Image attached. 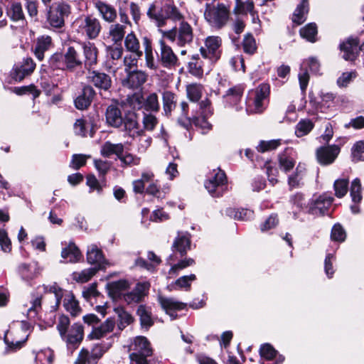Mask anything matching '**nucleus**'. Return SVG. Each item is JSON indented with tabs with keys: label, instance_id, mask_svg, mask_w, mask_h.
Returning a JSON list of instances; mask_svg holds the SVG:
<instances>
[{
	"label": "nucleus",
	"instance_id": "nucleus-1",
	"mask_svg": "<svg viewBox=\"0 0 364 364\" xmlns=\"http://www.w3.org/2000/svg\"><path fill=\"white\" fill-rule=\"evenodd\" d=\"M70 324L68 316L63 314L58 318L56 328L61 339L65 342L68 350L73 353L84 338V328L81 323H75L69 328Z\"/></svg>",
	"mask_w": 364,
	"mask_h": 364
},
{
	"label": "nucleus",
	"instance_id": "nucleus-2",
	"mask_svg": "<svg viewBox=\"0 0 364 364\" xmlns=\"http://www.w3.org/2000/svg\"><path fill=\"white\" fill-rule=\"evenodd\" d=\"M130 364H149L148 358L153 349L149 340L143 336L134 337L129 345Z\"/></svg>",
	"mask_w": 364,
	"mask_h": 364
},
{
	"label": "nucleus",
	"instance_id": "nucleus-3",
	"mask_svg": "<svg viewBox=\"0 0 364 364\" xmlns=\"http://www.w3.org/2000/svg\"><path fill=\"white\" fill-rule=\"evenodd\" d=\"M270 87L262 83L255 90L249 91L246 99V110L248 113H262L269 100Z\"/></svg>",
	"mask_w": 364,
	"mask_h": 364
},
{
	"label": "nucleus",
	"instance_id": "nucleus-4",
	"mask_svg": "<svg viewBox=\"0 0 364 364\" xmlns=\"http://www.w3.org/2000/svg\"><path fill=\"white\" fill-rule=\"evenodd\" d=\"M230 6L223 3L205 5L204 17L213 28L220 29L224 27L230 18Z\"/></svg>",
	"mask_w": 364,
	"mask_h": 364
},
{
	"label": "nucleus",
	"instance_id": "nucleus-5",
	"mask_svg": "<svg viewBox=\"0 0 364 364\" xmlns=\"http://www.w3.org/2000/svg\"><path fill=\"white\" fill-rule=\"evenodd\" d=\"M161 33L164 41L170 43H176L179 46H184L190 44L193 39V31L192 26L186 21H181L179 26L172 29L162 31Z\"/></svg>",
	"mask_w": 364,
	"mask_h": 364
},
{
	"label": "nucleus",
	"instance_id": "nucleus-6",
	"mask_svg": "<svg viewBox=\"0 0 364 364\" xmlns=\"http://www.w3.org/2000/svg\"><path fill=\"white\" fill-rule=\"evenodd\" d=\"M71 14V7L65 2L55 3L46 8V21L50 27L60 29L64 27L65 18Z\"/></svg>",
	"mask_w": 364,
	"mask_h": 364
},
{
	"label": "nucleus",
	"instance_id": "nucleus-7",
	"mask_svg": "<svg viewBox=\"0 0 364 364\" xmlns=\"http://www.w3.org/2000/svg\"><path fill=\"white\" fill-rule=\"evenodd\" d=\"M115 334L113 333L108 336L107 342L105 343H99L95 345L91 352L85 348H82L75 360V364H96L97 360L103 354L112 346L114 342Z\"/></svg>",
	"mask_w": 364,
	"mask_h": 364
},
{
	"label": "nucleus",
	"instance_id": "nucleus-8",
	"mask_svg": "<svg viewBox=\"0 0 364 364\" xmlns=\"http://www.w3.org/2000/svg\"><path fill=\"white\" fill-rule=\"evenodd\" d=\"M205 187L213 197H220L228 190L227 177L220 168L213 169L205 183Z\"/></svg>",
	"mask_w": 364,
	"mask_h": 364
},
{
	"label": "nucleus",
	"instance_id": "nucleus-9",
	"mask_svg": "<svg viewBox=\"0 0 364 364\" xmlns=\"http://www.w3.org/2000/svg\"><path fill=\"white\" fill-rule=\"evenodd\" d=\"M77 23V32L89 40L96 39L102 30L100 21L92 15H87L80 18Z\"/></svg>",
	"mask_w": 364,
	"mask_h": 364
},
{
	"label": "nucleus",
	"instance_id": "nucleus-10",
	"mask_svg": "<svg viewBox=\"0 0 364 364\" xmlns=\"http://www.w3.org/2000/svg\"><path fill=\"white\" fill-rule=\"evenodd\" d=\"M220 37L209 36L205 41V46L200 48V52L205 59L209 60L211 63H215L220 58Z\"/></svg>",
	"mask_w": 364,
	"mask_h": 364
},
{
	"label": "nucleus",
	"instance_id": "nucleus-11",
	"mask_svg": "<svg viewBox=\"0 0 364 364\" xmlns=\"http://www.w3.org/2000/svg\"><path fill=\"white\" fill-rule=\"evenodd\" d=\"M357 38L349 37L339 45L343 58L346 60L353 61L358 57L360 50H364V43L360 46Z\"/></svg>",
	"mask_w": 364,
	"mask_h": 364
},
{
	"label": "nucleus",
	"instance_id": "nucleus-12",
	"mask_svg": "<svg viewBox=\"0 0 364 364\" xmlns=\"http://www.w3.org/2000/svg\"><path fill=\"white\" fill-rule=\"evenodd\" d=\"M36 63L31 58H23L21 62L14 65L11 76L16 82H21L26 76L30 75L35 70Z\"/></svg>",
	"mask_w": 364,
	"mask_h": 364
},
{
	"label": "nucleus",
	"instance_id": "nucleus-13",
	"mask_svg": "<svg viewBox=\"0 0 364 364\" xmlns=\"http://www.w3.org/2000/svg\"><path fill=\"white\" fill-rule=\"evenodd\" d=\"M181 110H182V117L178 119V123L186 129H188V127L192 124H195L196 126L200 127L203 129H210L212 125L205 120L204 116L203 117H199L196 116H193L191 117H188V105L186 102H182L181 103Z\"/></svg>",
	"mask_w": 364,
	"mask_h": 364
},
{
	"label": "nucleus",
	"instance_id": "nucleus-14",
	"mask_svg": "<svg viewBox=\"0 0 364 364\" xmlns=\"http://www.w3.org/2000/svg\"><path fill=\"white\" fill-rule=\"evenodd\" d=\"M334 198L328 193H323L310 202L309 213L312 215H325L328 213Z\"/></svg>",
	"mask_w": 364,
	"mask_h": 364
},
{
	"label": "nucleus",
	"instance_id": "nucleus-15",
	"mask_svg": "<svg viewBox=\"0 0 364 364\" xmlns=\"http://www.w3.org/2000/svg\"><path fill=\"white\" fill-rule=\"evenodd\" d=\"M128 10H129L134 21L136 23H138L141 15L140 7L137 4L134 2H129L127 0H124L119 3V14L121 22L125 24H130V21L127 14Z\"/></svg>",
	"mask_w": 364,
	"mask_h": 364
},
{
	"label": "nucleus",
	"instance_id": "nucleus-16",
	"mask_svg": "<svg viewBox=\"0 0 364 364\" xmlns=\"http://www.w3.org/2000/svg\"><path fill=\"white\" fill-rule=\"evenodd\" d=\"M245 87L242 85H237L229 88L223 95V102L225 107H235L236 111L242 109L240 106Z\"/></svg>",
	"mask_w": 364,
	"mask_h": 364
},
{
	"label": "nucleus",
	"instance_id": "nucleus-17",
	"mask_svg": "<svg viewBox=\"0 0 364 364\" xmlns=\"http://www.w3.org/2000/svg\"><path fill=\"white\" fill-rule=\"evenodd\" d=\"M116 325L115 318L113 317L107 318L104 322L100 323L97 326L93 328L91 332L87 335L88 340H100L107 337L112 333Z\"/></svg>",
	"mask_w": 364,
	"mask_h": 364
},
{
	"label": "nucleus",
	"instance_id": "nucleus-18",
	"mask_svg": "<svg viewBox=\"0 0 364 364\" xmlns=\"http://www.w3.org/2000/svg\"><path fill=\"white\" fill-rule=\"evenodd\" d=\"M340 151V147L335 144L320 146L316 150V159L321 165H330L334 162Z\"/></svg>",
	"mask_w": 364,
	"mask_h": 364
},
{
	"label": "nucleus",
	"instance_id": "nucleus-19",
	"mask_svg": "<svg viewBox=\"0 0 364 364\" xmlns=\"http://www.w3.org/2000/svg\"><path fill=\"white\" fill-rule=\"evenodd\" d=\"M124 131L131 137L141 135L143 129L139 124L137 114L134 112H129L124 117L122 126Z\"/></svg>",
	"mask_w": 364,
	"mask_h": 364
},
{
	"label": "nucleus",
	"instance_id": "nucleus-20",
	"mask_svg": "<svg viewBox=\"0 0 364 364\" xmlns=\"http://www.w3.org/2000/svg\"><path fill=\"white\" fill-rule=\"evenodd\" d=\"M88 82L100 91H109L112 87L111 77L99 70H92L88 73Z\"/></svg>",
	"mask_w": 364,
	"mask_h": 364
},
{
	"label": "nucleus",
	"instance_id": "nucleus-21",
	"mask_svg": "<svg viewBox=\"0 0 364 364\" xmlns=\"http://www.w3.org/2000/svg\"><path fill=\"white\" fill-rule=\"evenodd\" d=\"M95 9L97 11L100 17L109 23H114L117 18L116 9L112 4L102 0L93 1Z\"/></svg>",
	"mask_w": 364,
	"mask_h": 364
},
{
	"label": "nucleus",
	"instance_id": "nucleus-22",
	"mask_svg": "<svg viewBox=\"0 0 364 364\" xmlns=\"http://www.w3.org/2000/svg\"><path fill=\"white\" fill-rule=\"evenodd\" d=\"M183 14L174 4L173 0H166L161 8V27L164 25V19L168 18L173 21H180Z\"/></svg>",
	"mask_w": 364,
	"mask_h": 364
},
{
	"label": "nucleus",
	"instance_id": "nucleus-23",
	"mask_svg": "<svg viewBox=\"0 0 364 364\" xmlns=\"http://www.w3.org/2000/svg\"><path fill=\"white\" fill-rule=\"evenodd\" d=\"M87 261L89 264L94 265L92 268H97V271L105 268L106 259L102 251L96 245H91L88 247Z\"/></svg>",
	"mask_w": 364,
	"mask_h": 364
},
{
	"label": "nucleus",
	"instance_id": "nucleus-24",
	"mask_svg": "<svg viewBox=\"0 0 364 364\" xmlns=\"http://www.w3.org/2000/svg\"><path fill=\"white\" fill-rule=\"evenodd\" d=\"M127 77L122 81L124 87L132 90L139 89L142 85L146 81V75L141 70L128 71Z\"/></svg>",
	"mask_w": 364,
	"mask_h": 364
},
{
	"label": "nucleus",
	"instance_id": "nucleus-25",
	"mask_svg": "<svg viewBox=\"0 0 364 364\" xmlns=\"http://www.w3.org/2000/svg\"><path fill=\"white\" fill-rule=\"evenodd\" d=\"M96 95V92L91 85H85L80 94L75 98L74 102L77 109H87L92 103Z\"/></svg>",
	"mask_w": 364,
	"mask_h": 364
},
{
	"label": "nucleus",
	"instance_id": "nucleus-26",
	"mask_svg": "<svg viewBox=\"0 0 364 364\" xmlns=\"http://www.w3.org/2000/svg\"><path fill=\"white\" fill-rule=\"evenodd\" d=\"M166 42L163 38L161 40V66L171 70L176 65L178 58L172 48L166 45Z\"/></svg>",
	"mask_w": 364,
	"mask_h": 364
},
{
	"label": "nucleus",
	"instance_id": "nucleus-27",
	"mask_svg": "<svg viewBox=\"0 0 364 364\" xmlns=\"http://www.w3.org/2000/svg\"><path fill=\"white\" fill-rule=\"evenodd\" d=\"M289 202L292 205L293 218L297 219L299 213L301 212L306 211L309 213L310 202L306 200L305 196L301 193L297 192L289 198Z\"/></svg>",
	"mask_w": 364,
	"mask_h": 364
},
{
	"label": "nucleus",
	"instance_id": "nucleus-28",
	"mask_svg": "<svg viewBox=\"0 0 364 364\" xmlns=\"http://www.w3.org/2000/svg\"><path fill=\"white\" fill-rule=\"evenodd\" d=\"M53 46V40L50 36L43 35L36 38L33 50L36 58L41 61L43 60L45 53Z\"/></svg>",
	"mask_w": 364,
	"mask_h": 364
},
{
	"label": "nucleus",
	"instance_id": "nucleus-29",
	"mask_svg": "<svg viewBox=\"0 0 364 364\" xmlns=\"http://www.w3.org/2000/svg\"><path fill=\"white\" fill-rule=\"evenodd\" d=\"M7 16L11 21L19 23L21 25L26 23V16L24 14L22 5L20 2H11L6 9Z\"/></svg>",
	"mask_w": 364,
	"mask_h": 364
},
{
	"label": "nucleus",
	"instance_id": "nucleus-30",
	"mask_svg": "<svg viewBox=\"0 0 364 364\" xmlns=\"http://www.w3.org/2000/svg\"><path fill=\"white\" fill-rule=\"evenodd\" d=\"M186 304L178 301L173 298L161 297V306L165 310L166 314L169 315L171 320L177 317L176 311L185 309Z\"/></svg>",
	"mask_w": 364,
	"mask_h": 364
},
{
	"label": "nucleus",
	"instance_id": "nucleus-31",
	"mask_svg": "<svg viewBox=\"0 0 364 364\" xmlns=\"http://www.w3.org/2000/svg\"><path fill=\"white\" fill-rule=\"evenodd\" d=\"M361 182L358 178H355L352 182L350 188V194L353 205H350V210L353 213H358L360 212L359 203L362 200L361 194Z\"/></svg>",
	"mask_w": 364,
	"mask_h": 364
},
{
	"label": "nucleus",
	"instance_id": "nucleus-32",
	"mask_svg": "<svg viewBox=\"0 0 364 364\" xmlns=\"http://www.w3.org/2000/svg\"><path fill=\"white\" fill-rule=\"evenodd\" d=\"M18 272L21 278L30 284L36 278L41 272V269L36 263L21 264L18 267Z\"/></svg>",
	"mask_w": 364,
	"mask_h": 364
},
{
	"label": "nucleus",
	"instance_id": "nucleus-33",
	"mask_svg": "<svg viewBox=\"0 0 364 364\" xmlns=\"http://www.w3.org/2000/svg\"><path fill=\"white\" fill-rule=\"evenodd\" d=\"M82 48L85 57V66L92 67L97 63L98 49L94 43L90 41L82 43Z\"/></svg>",
	"mask_w": 364,
	"mask_h": 364
},
{
	"label": "nucleus",
	"instance_id": "nucleus-34",
	"mask_svg": "<svg viewBox=\"0 0 364 364\" xmlns=\"http://www.w3.org/2000/svg\"><path fill=\"white\" fill-rule=\"evenodd\" d=\"M106 122L109 126L119 128L122 126L124 117L121 109L116 105H111L107 107L105 113Z\"/></svg>",
	"mask_w": 364,
	"mask_h": 364
},
{
	"label": "nucleus",
	"instance_id": "nucleus-35",
	"mask_svg": "<svg viewBox=\"0 0 364 364\" xmlns=\"http://www.w3.org/2000/svg\"><path fill=\"white\" fill-rule=\"evenodd\" d=\"M65 63L66 64L67 70L73 72L76 68H80L82 65L77 51L73 46H69L65 53H63Z\"/></svg>",
	"mask_w": 364,
	"mask_h": 364
},
{
	"label": "nucleus",
	"instance_id": "nucleus-36",
	"mask_svg": "<svg viewBox=\"0 0 364 364\" xmlns=\"http://www.w3.org/2000/svg\"><path fill=\"white\" fill-rule=\"evenodd\" d=\"M172 247L173 251L178 252L181 257L186 255L191 247V235L188 232H178Z\"/></svg>",
	"mask_w": 364,
	"mask_h": 364
},
{
	"label": "nucleus",
	"instance_id": "nucleus-37",
	"mask_svg": "<svg viewBox=\"0 0 364 364\" xmlns=\"http://www.w3.org/2000/svg\"><path fill=\"white\" fill-rule=\"evenodd\" d=\"M148 288L149 285L147 283H137L132 291L124 294V301L127 304L138 303L141 301Z\"/></svg>",
	"mask_w": 364,
	"mask_h": 364
},
{
	"label": "nucleus",
	"instance_id": "nucleus-38",
	"mask_svg": "<svg viewBox=\"0 0 364 364\" xmlns=\"http://www.w3.org/2000/svg\"><path fill=\"white\" fill-rule=\"evenodd\" d=\"M188 72L197 78H202L205 72V63L199 55H193L188 63Z\"/></svg>",
	"mask_w": 364,
	"mask_h": 364
},
{
	"label": "nucleus",
	"instance_id": "nucleus-39",
	"mask_svg": "<svg viewBox=\"0 0 364 364\" xmlns=\"http://www.w3.org/2000/svg\"><path fill=\"white\" fill-rule=\"evenodd\" d=\"M62 299L65 309L69 312L72 316L75 317L80 314L81 309L78 301L75 299L72 292H66Z\"/></svg>",
	"mask_w": 364,
	"mask_h": 364
},
{
	"label": "nucleus",
	"instance_id": "nucleus-40",
	"mask_svg": "<svg viewBox=\"0 0 364 364\" xmlns=\"http://www.w3.org/2000/svg\"><path fill=\"white\" fill-rule=\"evenodd\" d=\"M196 279V276L194 274L190 275L182 276L176 279L174 282L167 286L169 291L173 289H184L189 291L191 289V282Z\"/></svg>",
	"mask_w": 364,
	"mask_h": 364
},
{
	"label": "nucleus",
	"instance_id": "nucleus-41",
	"mask_svg": "<svg viewBox=\"0 0 364 364\" xmlns=\"http://www.w3.org/2000/svg\"><path fill=\"white\" fill-rule=\"evenodd\" d=\"M255 5L252 0H235L233 13L235 15H247L250 13L253 17L256 12L254 10Z\"/></svg>",
	"mask_w": 364,
	"mask_h": 364
},
{
	"label": "nucleus",
	"instance_id": "nucleus-42",
	"mask_svg": "<svg viewBox=\"0 0 364 364\" xmlns=\"http://www.w3.org/2000/svg\"><path fill=\"white\" fill-rule=\"evenodd\" d=\"M61 256L68 262L75 263L78 262L81 257V252L74 242H70L61 252Z\"/></svg>",
	"mask_w": 364,
	"mask_h": 364
},
{
	"label": "nucleus",
	"instance_id": "nucleus-43",
	"mask_svg": "<svg viewBox=\"0 0 364 364\" xmlns=\"http://www.w3.org/2000/svg\"><path fill=\"white\" fill-rule=\"evenodd\" d=\"M292 149L287 148L284 152L279 156V165L280 168L285 173L291 171L295 166L296 161L294 159L290 156Z\"/></svg>",
	"mask_w": 364,
	"mask_h": 364
},
{
	"label": "nucleus",
	"instance_id": "nucleus-44",
	"mask_svg": "<svg viewBox=\"0 0 364 364\" xmlns=\"http://www.w3.org/2000/svg\"><path fill=\"white\" fill-rule=\"evenodd\" d=\"M100 151L101 154L105 157L116 155L119 159L124 152V145L122 143L112 144L110 141H106L102 145Z\"/></svg>",
	"mask_w": 364,
	"mask_h": 364
},
{
	"label": "nucleus",
	"instance_id": "nucleus-45",
	"mask_svg": "<svg viewBox=\"0 0 364 364\" xmlns=\"http://www.w3.org/2000/svg\"><path fill=\"white\" fill-rule=\"evenodd\" d=\"M304 174L305 168L299 164L296 166L295 171L288 177V185L290 190L299 188L303 185L302 180Z\"/></svg>",
	"mask_w": 364,
	"mask_h": 364
},
{
	"label": "nucleus",
	"instance_id": "nucleus-46",
	"mask_svg": "<svg viewBox=\"0 0 364 364\" xmlns=\"http://www.w3.org/2000/svg\"><path fill=\"white\" fill-rule=\"evenodd\" d=\"M260 355L262 358L268 360H272L276 358V363H282L284 360V357L279 355L277 357V351L268 343L263 344L259 349Z\"/></svg>",
	"mask_w": 364,
	"mask_h": 364
},
{
	"label": "nucleus",
	"instance_id": "nucleus-47",
	"mask_svg": "<svg viewBox=\"0 0 364 364\" xmlns=\"http://www.w3.org/2000/svg\"><path fill=\"white\" fill-rule=\"evenodd\" d=\"M309 12L308 0H301V3L296 8L294 15L293 21L298 25L303 23L306 18V15Z\"/></svg>",
	"mask_w": 364,
	"mask_h": 364
},
{
	"label": "nucleus",
	"instance_id": "nucleus-48",
	"mask_svg": "<svg viewBox=\"0 0 364 364\" xmlns=\"http://www.w3.org/2000/svg\"><path fill=\"white\" fill-rule=\"evenodd\" d=\"M228 216L239 220H247L253 218L254 213L250 209L228 208L225 210Z\"/></svg>",
	"mask_w": 364,
	"mask_h": 364
},
{
	"label": "nucleus",
	"instance_id": "nucleus-49",
	"mask_svg": "<svg viewBox=\"0 0 364 364\" xmlns=\"http://www.w3.org/2000/svg\"><path fill=\"white\" fill-rule=\"evenodd\" d=\"M114 311L118 316L117 327L119 331H122L128 325L132 323L133 318L130 314L126 311L122 307H117L114 309Z\"/></svg>",
	"mask_w": 364,
	"mask_h": 364
},
{
	"label": "nucleus",
	"instance_id": "nucleus-50",
	"mask_svg": "<svg viewBox=\"0 0 364 364\" xmlns=\"http://www.w3.org/2000/svg\"><path fill=\"white\" fill-rule=\"evenodd\" d=\"M139 316L140 323L142 328H148L153 325L151 311L144 305H140L136 311Z\"/></svg>",
	"mask_w": 364,
	"mask_h": 364
},
{
	"label": "nucleus",
	"instance_id": "nucleus-51",
	"mask_svg": "<svg viewBox=\"0 0 364 364\" xmlns=\"http://www.w3.org/2000/svg\"><path fill=\"white\" fill-rule=\"evenodd\" d=\"M125 26L119 23L112 24L109 29V35L116 43H122L125 35Z\"/></svg>",
	"mask_w": 364,
	"mask_h": 364
},
{
	"label": "nucleus",
	"instance_id": "nucleus-52",
	"mask_svg": "<svg viewBox=\"0 0 364 364\" xmlns=\"http://www.w3.org/2000/svg\"><path fill=\"white\" fill-rule=\"evenodd\" d=\"M97 268L90 267L81 272H74L72 274V279L79 283L88 282L97 272Z\"/></svg>",
	"mask_w": 364,
	"mask_h": 364
},
{
	"label": "nucleus",
	"instance_id": "nucleus-53",
	"mask_svg": "<svg viewBox=\"0 0 364 364\" xmlns=\"http://www.w3.org/2000/svg\"><path fill=\"white\" fill-rule=\"evenodd\" d=\"M195 264V261L192 258H186L178 261L176 264L171 265V269L168 271V275L167 278H172L178 275V272L190 266Z\"/></svg>",
	"mask_w": 364,
	"mask_h": 364
},
{
	"label": "nucleus",
	"instance_id": "nucleus-54",
	"mask_svg": "<svg viewBox=\"0 0 364 364\" xmlns=\"http://www.w3.org/2000/svg\"><path fill=\"white\" fill-rule=\"evenodd\" d=\"M63 58V53H55L48 60L49 67L53 70H67L66 64Z\"/></svg>",
	"mask_w": 364,
	"mask_h": 364
},
{
	"label": "nucleus",
	"instance_id": "nucleus-55",
	"mask_svg": "<svg viewBox=\"0 0 364 364\" xmlns=\"http://www.w3.org/2000/svg\"><path fill=\"white\" fill-rule=\"evenodd\" d=\"M124 45L127 50L137 54L139 57L142 55V51L139 50V43L133 32L125 37Z\"/></svg>",
	"mask_w": 364,
	"mask_h": 364
},
{
	"label": "nucleus",
	"instance_id": "nucleus-56",
	"mask_svg": "<svg viewBox=\"0 0 364 364\" xmlns=\"http://www.w3.org/2000/svg\"><path fill=\"white\" fill-rule=\"evenodd\" d=\"M314 124L309 119H301L295 128V134L297 137H301L308 134L314 128Z\"/></svg>",
	"mask_w": 364,
	"mask_h": 364
},
{
	"label": "nucleus",
	"instance_id": "nucleus-57",
	"mask_svg": "<svg viewBox=\"0 0 364 364\" xmlns=\"http://www.w3.org/2000/svg\"><path fill=\"white\" fill-rule=\"evenodd\" d=\"M163 103L164 114L168 116L171 111L176 108V95L171 92H164L163 93Z\"/></svg>",
	"mask_w": 364,
	"mask_h": 364
},
{
	"label": "nucleus",
	"instance_id": "nucleus-58",
	"mask_svg": "<svg viewBox=\"0 0 364 364\" xmlns=\"http://www.w3.org/2000/svg\"><path fill=\"white\" fill-rule=\"evenodd\" d=\"M300 35L302 38L310 42L316 41L317 35V26L314 23H310L300 29Z\"/></svg>",
	"mask_w": 364,
	"mask_h": 364
},
{
	"label": "nucleus",
	"instance_id": "nucleus-59",
	"mask_svg": "<svg viewBox=\"0 0 364 364\" xmlns=\"http://www.w3.org/2000/svg\"><path fill=\"white\" fill-rule=\"evenodd\" d=\"M203 87L202 85L193 83L187 85L186 92L188 97L192 102H198L202 96Z\"/></svg>",
	"mask_w": 364,
	"mask_h": 364
},
{
	"label": "nucleus",
	"instance_id": "nucleus-60",
	"mask_svg": "<svg viewBox=\"0 0 364 364\" xmlns=\"http://www.w3.org/2000/svg\"><path fill=\"white\" fill-rule=\"evenodd\" d=\"M154 174L151 172H145L141 175L140 179L133 182V189L136 193H143L144 192L145 183H148L152 180Z\"/></svg>",
	"mask_w": 364,
	"mask_h": 364
},
{
	"label": "nucleus",
	"instance_id": "nucleus-61",
	"mask_svg": "<svg viewBox=\"0 0 364 364\" xmlns=\"http://www.w3.org/2000/svg\"><path fill=\"white\" fill-rule=\"evenodd\" d=\"M349 181L347 178H338L334 181L335 196L338 198L345 196L348 190Z\"/></svg>",
	"mask_w": 364,
	"mask_h": 364
},
{
	"label": "nucleus",
	"instance_id": "nucleus-62",
	"mask_svg": "<svg viewBox=\"0 0 364 364\" xmlns=\"http://www.w3.org/2000/svg\"><path fill=\"white\" fill-rule=\"evenodd\" d=\"M107 53L108 58L112 60V64L117 65L114 63L115 60H119L122 58L123 54V48L120 43L109 46L107 48Z\"/></svg>",
	"mask_w": 364,
	"mask_h": 364
},
{
	"label": "nucleus",
	"instance_id": "nucleus-63",
	"mask_svg": "<svg viewBox=\"0 0 364 364\" xmlns=\"http://www.w3.org/2000/svg\"><path fill=\"white\" fill-rule=\"evenodd\" d=\"M364 141L355 142L351 148V158L353 162L364 161Z\"/></svg>",
	"mask_w": 364,
	"mask_h": 364
},
{
	"label": "nucleus",
	"instance_id": "nucleus-64",
	"mask_svg": "<svg viewBox=\"0 0 364 364\" xmlns=\"http://www.w3.org/2000/svg\"><path fill=\"white\" fill-rule=\"evenodd\" d=\"M90 125L91 123L87 119L84 118L77 119L73 125L74 132L76 135L86 136L87 129Z\"/></svg>",
	"mask_w": 364,
	"mask_h": 364
}]
</instances>
